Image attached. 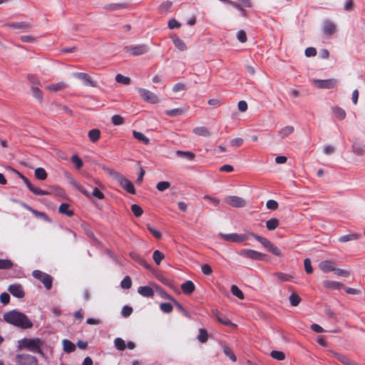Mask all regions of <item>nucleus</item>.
I'll list each match as a JSON object with an SVG mask.
<instances>
[{
    "label": "nucleus",
    "mask_w": 365,
    "mask_h": 365,
    "mask_svg": "<svg viewBox=\"0 0 365 365\" xmlns=\"http://www.w3.org/2000/svg\"><path fill=\"white\" fill-rule=\"evenodd\" d=\"M133 135L135 139L143 142L145 145H148L150 143V139L140 132L133 130Z\"/></svg>",
    "instance_id": "obj_32"
},
{
    "label": "nucleus",
    "mask_w": 365,
    "mask_h": 365,
    "mask_svg": "<svg viewBox=\"0 0 365 365\" xmlns=\"http://www.w3.org/2000/svg\"><path fill=\"white\" fill-rule=\"evenodd\" d=\"M131 211L136 217H140L143 215V209L138 205H131Z\"/></svg>",
    "instance_id": "obj_53"
},
{
    "label": "nucleus",
    "mask_w": 365,
    "mask_h": 365,
    "mask_svg": "<svg viewBox=\"0 0 365 365\" xmlns=\"http://www.w3.org/2000/svg\"><path fill=\"white\" fill-rule=\"evenodd\" d=\"M225 200L227 204L234 207H244L246 206L245 200L238 196H227Z\"/></svg>",
    "instance_id": "obj_11"
},
{
    "label": "nucleus",
    "mask_w": 365,
    "mask_h": 365,
    "mask_svg": "<svg viewBox=\"0 0 365 365\" xmlns=\"http://www.w3.org/2000/svg\"><path fill=\"white\" fill-rule=\"evenodd\" d=\"M3 319L6 323L22 329H30L33 327L31 320L24 313L16 309L5 312Z\"/></svg>",
    "instance_id": "obj_1"
},
{
    "label": "nucleus",
    "mask_w": 365,
    "mask_h": 365,
    "mask_svg": "<svg viewBox=\"0 0 365 365\" xmlns=\"http://www.w3.org/2000/svg\"><path fill=\"white\" fill-rule=\"evenodd\" d=\"M133 312V308L129 306H124L122 309L121 314L124 317H128L131 315Z\"/></svg>",
    "instance_id": "obj_62"
},
{
    "label": "nucleus",
    "mask_w": 365,
    "mask_h": 365,
    "mask_svg": "<svg viewBox=\"0 0 365 365\" xmlns=\"http://www.w3.org/2000/svg\"><path fill=\"white\" fill-rule=\"evenodd\" d=\"M172 41L175 45V46L178 48L180 51H183L187 49V46L185 43L177 35H173L172 37Z\"/></svg>",
    "instance_id": "obj_23"
},
{
    "label": "nucleus",
    "mask_w": 365,
    "mask_h": 365,
    "mask_svg": "<svg viewBox=\"0 0 365 365\" xmlns=\"http://www.w3.org/2000/svg\"><path fill=\"white\" fill-rule=\"evenodd\" d=\"M5 26L21 30V31H27L32 28V25L26 21L7 23Z\"/></svg>",
    "instance_id": "obj_12"
},
{
    "label": "nucleus",
    "mask_w": 365,
    "mask_h": 365,
    "mask_svg": "<svg viewBox=\"0 0 365 365\" xmlns=\"http://www.w3.org/2000/svg\"><path fill=\"white\" fill-rule=\"evenodd\" d=\"M164 254L160 252L159 250H155L153 254V259L158 265L160 264L161 261L164 259Z\"/></svg>",
    "instance_id": "obj_41"
},
{
    "label": "nucleus",
    "mask_w": 365,
    "mask_h": 365,
    "mask_svg": "<svg viewBox=\"0 0 365 365\" xmlns=\"http://www.w3.org/2000/svg\"><path fill=\"white\" fill-rule=\"evenodd\" d=\"M332 112L334 115L339 120H343L346 117V112L344 109L340 107L334 106L332 108Z\"/></svg>",
    "instance_id": "obj_33"
},
{
    "label": "nucleus",
    "mask_w": 365,
    "mask_h": 365,
    "mask_svg": "<svg viewBox=\"0 0 365 365\" xmlns=\"http://www.w3.org/2000/svg\"><path fill=\"white\" fill-rule=\"evenodd\" d=\"M91 195L99 200H103L105 197L103 193L98 187L93 188Z\"/></svg>",
    "instance_id": "obj_60"
},
{
    "label": "nucleus",
    "mask_w": 365,
    "mask_h": 365,
    "mask_svg": "<svg viewBox=\"0 0 365 365\" xmlns=\"http://www.w3.org/2000/svg\"><path fill=\"white\" fill-rule=\"evenodd\" d=\"M314 85L322 89H331L337 86L338 81L335 78H330L326 80L314 79Z\"/></svg>",
    "instance_id": "obj_4"
},
{
    "label": "nucleus",
    "mask_w": 365,
    "mask_h": 365,
    "mask_svg": "<svg viewBox=\"0 0 365 365\" xmlns=\"http://www.w3.org/2000/svg\"><path fill=\"white\" fill-rule=\"evenodd\" d=\"M289 302L292 306L297 307L301 302L302 299L295 292L292 293L289 297Z\"/></svg>",
    "instance_id": "obj_36"
},
{
    "label": "nucleus",
    "mask_w": 365,
    "mask_h": 365,
    "mask_svg": "<svg viewBox=\"0 0 365 365\" xmlns=\"http://www.w3.org/2000/svg\"><path fill=\"white\" fill-rule=\"evenodd\" d=\"M319 269L324 273L336 270V264L331 260H324L319 264Z\"/></svg>",
    "instance_id": "obj_15"
},
{
    "label": "nucleus",
    "mask_w": 365,
    "mask_h": 365,
    "mask_svg": "<svg viewBox=\"0 0 365 365\" xmlns=\"http://www.w3.org/2000/svg\"><path fill=\"white\" fill-rule=\"evenodd\" d=\"M16 361L18 365H37L36 358L30 354H18Z\"/></svg>",
    "instance_id": "obj_9"
},
{
    "label": "nucleus",
    "mask_w": 365,
    "mask_h": 365,
    "mask_svg": "<svg viewBox=\"0 0 365 365\" xmlns=\"http://www.w3.org/2000/svg\"><path fill=\"white\" fill-rule=\"evenodd\" d=\"M176 155L180 158H185L190 161L195 158V153L190 151L178 150L176 151Z\"/></svg>",
    "instance_id": "obj_29"
},
{
    "label": "nucleus",
    "mask_w": 365,
    "mask_h": 365,
    "mask_svg": "<svg viewBox=\"0 0 365 365\" xmlns=\"http://www.w3.org/2000/svg\"><path fill=\"white\" fill-rule=\"evenodd\" d=\"M46 193L47 195H56L61 197L65 195L63 190L56 186H47Z\"/></svg>",
    "instance_id": "obj_25"
},
{
    "label": "nucleus",
    "mask_w": 365,
    "mask_h": 365,
    "mask_svg": "<svg viewBox=\"0 0 365 365\" xmlns=\"http://www.w3.org/2000/svg\"><path fill=\"white\" fill-rule=\"evenodd\" d=\"M147 229L150 231V233L153 234V235L156 239H160L161 238V237H162L161 232L159 230H156L155 227H152L150 225H147Z\"/></svg>",
    "instance_id": "obj_54"
},
{
    "label": "nucleus",
    "mask_w": 365,
    "mask_h": 365,
    "mask_svg": "<svg viewBox=\"0 0 365 365\" xmlns=\"http://www.w3.org/2000/svg\"><path fill=\"white\" fill-rule=\"evenodd\" d=\"M237 38L242 43L246 42L247 39V34H246L245 31L243 30H240L238 31V33L237 34Z\"/></svg>",
    "instance_id": "obj_64"
},
{
    "label": "nucleus",
    "mask_w": 365,
    "mask_h": 365,
    "mask_svg": "<svg viewBox=\"0 0 365 365\" xmlns=\"http://www.w3.org/2000/svg\"><path fill=\"white\" fill-rule=\"evenodd\" d=\"M222 239L227 242L241 243L242 242L246 241L248 237L246 235L244 234H237V233H230V234H224L220 233L219 235Z\"/></svg>",
    "instance_id": "obj_5"
},
{
    "label": "nucleus",
    "mask_w": 365,
    "mask_h": 365,
    "mask_svg": "<svg viewBox=\"0 0 365 365\" xmlns=\"http://www.w3.org/2000/svg\"><path fill=\"white\" fill-rule=\"evenodd\" d=\"M267 209L275 210L278 208V202L274 200H269L266 203Z\"/></svg>",
    "instance_id": "obj_58"
},
{
    "label": "nucleus",
    "mask_w": 365,
    "mask_h": 365,
    "mask_svg": "<svg viewBox=\"0 0 365 365\" xmlns=\"http://www.w3.org/2000/svg\"><path fill=\"white\" fill-rule=\"evenodd\" d=\"M39 83L37 81H32L31 93L33 97L40 103H43V93L39 89Z\"/></svg>",
    "instance_id": "obj_13"
},
{
    "label": "nucleus",
    "mask_w": 365,
    "mask_h": 365,
    "mask_svg": "<svg viewBox=\"0 0 365 365\" xmlns=\"http://www.w3.org/2000/svg\"><path fill=\"white\" fill-rule=\"evenodd\" d=\"M114 344H115V346L116 347L117 349L118 350H120V351H123L126 348V344H125V341L121 339V338H116L115 340H114Z\"/></svg>",
    "instance_id": "obj_43"
},
{
    "label": "nucleus",
    "mask_w": 365,
    "mask_h": 365,
    "mask_svg": "<svg viewBox=\"0 0 365 365\" xmlns=\"http://www.w3.org/2000/svg\"><path fill=\"white\" fill-rule=\"evenodd\" d=\"M70 207L71 205L68 203H62L58 207V212L68 217H72L74 212L72 209H70Z\"/></svg>",
    "instance_id": "obj_21"
},
{
    "label": "nucleus",
    "mask_w": 365,
    "mask_h": 365,
    "mask_svg": "<svg viewBox=\"0 0 365 365\" xmlns=\"http://www.w3.org/2000/svg\"><path fill=\"white\" fill-rule=\"evenodd\" d=\"M160 308L163 312L166 313V314L172 312V311L173 309V305L170 303H166V302L161 303L160 304Z\"/></svg>",
    "instance_id": "obj_48"
},
{
    "label": "nucleus",
    "mask_w": 365,
    "mask_h": 365,
    "mask_svg": "<svg viewBox=\"0 0 365 365\" xmlns=\"http://www.w3.org/2000/svg\"><path fill=\"white\" fill-rule=\"evenodd\" d=\"M32 275L36 279H38L46 286V274L40 270H34Z\"/></svg>",
    "instance_id": "obj_35"
},
{
    "label": "nucleus",
    "mask_w": 365,
    "mask_h": 365,
    "mask_svg": "<svg viewBox=\"0 0 365 365\" xmlns=\"http://www.w3.org/2000/svg\"><path fill=\"white\" fill-rule=\"evenodd\" d=\"M244 143V140L242 138H236L230 141V144L234 147H240Z\"/></svg>",
    "instance_id": "obj_63"
},
{
    "label": "nucleus",
    "mask_w": 365,
    "mask_h": 365,
    "mask_svg": "<svg viewBox=\"0 0 365 365\" xmlns=\"http://www.w3.org/2000/svg\"><path fill=\"white\" fill-rule=\"evenodd\" d=\"M181 289L184 294H191L195 291V286L192 281L187 280L181 284Z\"/></svg>",
    "instance_id": "obj_20"
},
{
    "label": "nucleus",
    "mask_w": 365,
    "mask_h": 365,
    "mask_svg": "<svg viewBox=\"0 0 365 365\" xmlns=\"http://www.w3.org/2000/svg\"><path fill=\"white\" fill-rule=\"evenodd\" d=\"M270 355L273 359L279 361H282L285 359L284 353L280 351H272Z\"/></svg>",
    "instance_id": "obj_50"
},
{
    "label": "nucleus",
    "mask_w": 365,
    "mask_h": 365,
    "mask_svg": "<svg viewBox=\"0 0 365 365\" xmlns=\"http://www.w3.org/2000/svg\"><path fill=\"white\" fill-rule=\"evenodd\" d=\"M170 183L168 181H161L156 185V188L159 191L163 192L165 190L168 189L170 187Z\"/></svg>",
    "instance_id": "obj_51"
},
{
    "label": "nucleus",
    "mask_w": 365,
    "mask_h": 365,
    "mask_svg": "<svg viewBox=\"0 0 365 365\" xmlns=\"http://www.w3.org/2000/svg\"><path fill=\"white\" fill-rule=\"evenodd\" d=\"M231 292L232 293L233 295H235L240 299H245L243 292L239 289V287L237 285L231 286Z\"/></svg>",
    "instance_id": "obj_40"
},
{
    "label": "nucleus",
    "mask_w": 365,
    "mask_h": 365,
    "mask_svg": "<svg viewBox=\"0 0 365 365\" xmlns=\"http://www.w3.org/2000/svg\"><path fill=\"white\" fill-rule=\"evenodd\" d=\"M201 270L202 272L205 275H210L212 273V267L207 264H202L201 267Z\"/></svg>",
    "instance_id": "obj_61"
},
{
    "label": "nucleus",
    "mask_w": 365,
    "mask_h": 365,
    "mask_svg": "<svg viewBox=\"0 0 365 365\" xmlns=\"http://www.w3.org/2000/svg\"><path fill=\"white\" fill-rule=\"evenodd\" d=\"M42 345L43 342L38 338H24L18 341L19 349H27L32 351L38 352Z\"/></svg>",
    "instance_id": "obj_2"
},
{
    "label": "nucleus",
    "mask_w": 365,
    "mask_h": 365,
    "mask_svg": "<svg viewBox=\"0 0 365 365\" xmlns=\"http://www.w3.org/2000/svg\"><path fill=\"white\" fill-rule=\"evenodd\" d=\"M279 225V221L277 218H271L266 222V227L268 230H274Z\"/></svg>",
    "instance_id": "obj_31"
},
{
    "label": "nucleus",
    "mask_w": 365,
    "mask_h": 365,
    "mask_svg": "<svg viewBox=\"0 0 365 365\" xmlns=\"http://www.w3.org/2000/svg\"><path fill=\"white\" fill-rule=\"evenodd\" d=\"M336 31V25L333 22H331L330 21H326L324 23L323 32L326 36H330L333 35L334 34H335Z\"/></svg>",
    "instance_id": "obj_16"
},
{
    "label": "nucleus",
    "mask_w": 365,
    "mask_h": 365,
    "mask_svg": "<svg viewBox=\"0 0 365 365\" xmlns=\"http://www.w3.org/2000/svg\"><path fill=\"white\" fill-rule=\"evenodd\" d=\"M148 51V47L144 44L130 46L128 48V51L133 56L142 55L147 53Z\"/></svg>",
    "instance_id": "obj_14"
},
{
    "label": "nucleus",
    "mask_w": 365,
    "mask_h": 365,
    "mask_svg": "<svg viewBox=\"0 0 365 365\" xmlns=\"http://www.w3.org/2000/svg\"><path fill=\"white\" fill-rule=\"evenodd\" d=\"M9 292L14 297L22 298L24 296V292L19 284H12L8 288Z\"/></svg>",
    "instance_id": "obj_17"
},
{
    "label": "nucleus",
    "mask_w": 365,
    "mask_h": 365,
    "mask_svg": "<svg viewBox=\"0 0 365 365\" xmlns=\"http://www.w3.org/2000/svg\"><path fill=\"white\" fill-rule=\"evenodd\" d=\"M111 122L114 125H120L124 123L125 120L120 115H114L111 118Z\"/></svg>",
    "instance_id": "obj_47"
},
{
    "label": "nucleus",
    "mask_w": 365,
    "mask_h": 365,
    "mask_svg": "<svg viewBox=\"0 0 365 365\" xmlns=\"http://www.w3.org/2000/svg\"><path fill=\"white\" fill-rule=\"evenodd\" d=\"M115 81L118 83L123 85H129L130 83V78L129 77L124 76L121 74H117L115 76Z\"/></svg>",
    "instance_id": "obj_45"
},
{
    "label": "nucleus",
    "mask_w": 365,
    "mask_h": 365,
    "mask_svg": "<svg viewBox=\"0 0 365 365\" xmlns=\"http://www.w3.org/2000/svg\"><path fill=\"white\" fill-rule=\"evenodd\" d=\"M323 285L327 289H331L334 290H338L344 287V285L340 282L331 280H324L323 282Z\"/></svg>",
    "instance_id": "obj_22"
},
{
    "label": "nucleus",
    "mask_w": 365,
    "mask_h": 365,
    "mask_svg": "<svg viewBox=\"0 0 365 365\" xmlns=\"http://www.w3.org/2000/svg\"><path fill=\"white\" fill-rule=\"evenodd\" d=\"M73 76L78 80L82 81L86 86L96 87L97 86L96 82L93 81L91 77L86 73L76 72L73 73Z\"/></svg>",
    "instance_id": "obj_10"
},
{
    "label": "nucleus",
    "mask_w": 365,
    "mask_h": 365,
    "mask_svg": "<svg viewBox=\"0 0 365 365\" xmlns=\"http://www.w3.org/2000/svg\"><path fill=\"white\" fill-rule=\"evenodd\" d=\"M101 130L98 128H94L88 131V136L89 140L93 143H96L98 142L101 138Z\"/></svg>",
    "instance_id": "obj_24"
},
{
    "label": "nucleus",
    "mask_w": 365,
    "mask_h": 365,
    "mask_svg": "<svg viewBox=\"0 0 365 365\" xmlns=\"http://www.w3.org/2000/svg\"><path fill=\"white\" fill-rule=\"evenodd\" d=\"M70 183L78 191H80L82 194H83L88 198L91 197V194L88 192L83 187L80 185L76 180L73 178L70 179Z\"/></svg>",
    "instance_id": "obj_26"
},
{
    "label": "nucleus",
    "mask_w": 365,
    "mask_h": 365,
    "mask_svg": "<svg viewBox=\"0 0 365 365\" xmlns=\"http://www.w3.org/2000/svg\"><path fill=\"white\" fill-rule=\"evenodd\" d=\"M294 131V128L292 125H287L282 128H281L278 131V136L281 140H284L287 138L289 135L292 134Z\"/></svg>",
    "instance_id": "obj_18"
},
{
    "label": "nucleus",
    "mask_w": 365,
    "mask_h": 365,
    "mask_svg": "<svg viewBox=\"0 0 365 365\" xmlns=\"http://www.w3.org/2000/svg\"><path fill=\"white\" fill-rule=\"evenodd\" d=\"M120 285L123 289H130L132 285V281L130 277L126 276L120 282Z\"/></svg>",
    "instance_id": "obj_52"
},
{
    "label": "nucleus",
    "mask_w": 365,
    "mask_h": 365,
    "mask_svg": "<svg viewBox=\"0 0 365 365\" xmlns=\"http://www.w3.org/2000/svg\"><path fill=\"white\" fill-rule=\"evenodd\" d=\"M13 263L9 259H0V269H10Z\"/></svg>",
    "instance_id": "obj_56"
},
{
    "label": "nucleus",
    "mask_w": 365,
    "mask_h": 365,
    "mask_svg": "<svg viewBox=\"0 0 365 365\" xmlns=\"http://www.w3.org/2000/svg\"><path fill=\"white\" fill-rule=\"evenodd\" d=\"M116 180L121 185V187L128 193L133 195L135 193V190L133 183L129 180L125 178L123 175L120 174H117Z\"/></svg>",
    "instance_id": "obj_7"
},
{
    "label": "nucleus",
    "mask_w": 365,
    "mask_h": 365,
    "mask_svg": "<svg viewBox=\"0 0 365 365\" xmlns=\"http://www.w3.org/2000/svg\"><path fill=\"white\" fill-rule=\"evenodd\" d=\"M248 233L250 236H252L259 242H260L264 247H266L268 250L269 252L272 253L274 255L278 257L282 255L279 249L267 238L259 236L252 232H249Z\"/></svg>",
    "instance_id": "obj_3"
},
{
    "label": "nucleus",
    "mask_w": 365,
    "mask_h": 365,
    "mask_svg": "<svg viewBox=\"0 0 365 365\" xmlns=\"http://www.w3.org/2000/svg\"><path fill=\"white\" fill-rule=\"evenodd\" d=\"M354 9V3L353 0H346L344 5V9L346 11H351Z\"/></svg>",
    "instance_id": "obj_59"
},
{
    "label": "nucleus",
    "mask_w": 365,
    "mask_h": 365,
    "mask_svg": "<svg viewBox=\"0 0 365 365\" xmlns=\"http://www.w3.org/2000/svg\"><path fill=\"white\" fill-rule=\"evenodd\" d=\"M68 87V85L63 82H59L55 84L50 85L47 86V89L51 91H58L63 90Z\"/></svg>",
    "instance_id": "obj_34"
},
{
    "label": "nucleus",
    "mask_w": 365,
    "mask_h": 365,
    "mask_svg": "<svg viewBox=\"0 0 365 365\" xmlns=\"http://www.w3.org/2000/svg\"><path fill=\"white\" fill-rule=\"evenodd\" d=\"M208 339V334L207 331L204 329H200L199 330V334L197 336V339L201 343H205Z\"/></svg>",
    "instance_id": "obj_44"
},
{
    "label": "nucleus",
    "mask_w": 365,
    "mask_h": 365,
    "mask_svg": "<svg viewBox=\"0 0 365 365\" xmlns=\"http://www.w3.org/2000/svg\"><path fill=\"white\" fill-rule=\"evenodd\" d=\"M193 133L195 135H197L200 136H204V137L210 136L211 134L210 130L204 126L197 127V128H194Z\"/></svg>",
    "instance_id": "obj_30"
},
{
    "label": "nucleus",
    "mask_w": 365,
    "mask_h": 365,
    "mask_svg": "<svg viewBox=\"0 0 365 365\" xmlns=\"http://www.w3.org/2000/svg\"><path fill=\"white\" fill-rule=\"evenodd\" d=\"M127 7L126 4H110L106 6V9L109 11H115L123 9Z\"/></svg>",
    "instance_id": "obj_39"
},
{
    "label": "nucleus",
    "mask_w": 365,
    "mask_h": 365,
    "mask_svg": "<svg viewBox=\"0 0 365 365\" xmlns=\"http://www.w3.org/2000/svg\"><path fill=\"white\" fill-rule=\"evenodd\" d=\"M170 300L173 301L176 306L177 309L182 312L185 316L189 317L188 312L182 307L181 304H180L177 300H175L173 297L168 296Z\"/></svg>",
    "instance_id": "obj_37"
},
{
    "label": "nucleus",
    "mask_w": 365,
    "mask_h": 365,
    "mask_svg": "<svg viewBox=\"0 0 365 365\" xmlns=\"http://www.w3.org/2000/svg\"><path fill=\"white\" fill-rule=\"evenodd\" d=\"M304 265L305 271L307 274H312L313 272V268L312 267L311 260L309 258L304 259Z\"/></svg>",
    "instance_id": "obj_57"
},
{
    "label": "nucleus",
    "mask_w": 365,
    "mask_h": 365,
    "mask_svg": "<svg viewBox=\"0 0 365 365\" xmlns=\"http://www.w3.org/2000/svg\"><path fill=\"white\" fill-rule=\"evenodd\" d=\"M62 344L63 351L66 353H71L76 349L75 344L68 339H63Z\"/></svg>",
    "instance_id": "obj_28"
},
{
    "label": "nucleus",
    "mask_w": 365,
    "mask_h": 365,
    "mask_svg": "<svg viewBox=\"0 0 365 365\" xmlns=\"http://www.w3.org/2000/svg\"><path fill=\"white\" fill-rule=\"evenodd\" d=\"M138 292L144 297H153L154 291L153 288L148 286H140L138 288Z\"/></svg>",
    "instance_id": "obj_19"
},
{
    "label": "nucleus",
    "mask_w": 365,
    "mask_h": 365,
    "mask_svg": "<svg viewBox=\"0 0 365 365\" xmlns=\"http://www.w3.org/2000/svg\"><path fill=\"white\" fill-rule=\"evenodd\" d=\"M223 352L232 361H237V358H236L235 354L233 353L232 350L229 346H223Z\"/></svg>",
    "instance_id": "obj_46"
},
{
    "label": "nucleus",
    "mask_w": 365,
    "mask_h": 365,
    "mask_svg": "<svg viewBox=\"0 0 365 365\" xmlns=\"http://www.w3.org/2000/svg\"><path fill=\"white\" fill-rule=\"evenodd\" d=\"M182 113H183V110L181 108H174V109L165 110V114L167 115L171 116V117L181 115Z\"/></svg>",
    "instance_id": "obj_49"
},
{
    "label": "nucleus",
    "mask_w": 365,
    "mask_h": 365,
    "mask_svg": "<svg viewBox=\"0 0 365 365\" xmlns=\"http://www.w3.org/2000/svg\"><path fill=\"white\" fill-rule=\"evenodd\" d=\"M138 91L140 96V97L145 101L150 103H157L159 102V99L158 96L153 92L145 89L139 88H138Z\"/></svg>",
    "instance_id": "obj_8"
},
{
    "label": "nucleus",
    "mask_w": 365,
    "mask_h": 365,
    "mask_svg": "<svg viewBox=\"0 0 365 365\" xmlns=\"http://www.w3.org/2000/svg\"><path fill=\"white\" fill-rule=\"evenodd\" d=\"M35 175L38 179L44 180L46 179V171L41 168H36L35 170Z\"/></svg>",
    "instance_id": "obj_55"
},
{
    "label": "nucleus",
    "mask_w": 365,
    "mask_h": 365,
    "mask_svg": "<svg viewBox=\"0 0 365 365\" xmlns=\"http://www.w3.org/2000/svg\"><path fill=\"white\" fill-rule=\"evenodd\" d=\"M275 276L281 282H289L292 279V276L286 273L277 272Z\"/></svg>",
    "instance_id": "obj_42"
},
{
    "label": "nucleus",
    "mask_w": 365,
    "mask_h": 365,
    "mask_svg": "<svg viewBox=\"0 0 365 365\" xmlns=\"http://www.w3.org/2000/svg\"><path fill=\"white\" fill-rule=\"evenodd\" d=\"M240 255L242 257L255 260H264L267 258L265 254L248 249L242 250Z\"/></svg>",
    "instance_id": "obj_6"
},
{
    "label": "nucleus",
    "mask_w": 365,
    "mask_h": 365,
    "mask_svg": "<svg viewBox=\"0 0 365 365\" xmlns=\"http://www.w3.org/2000/svg\"><path fill=\"white\" fill-rule=\"evenodd\" d=\"M71 161L74 164L76 169L79 170L83 166V160L77 155H73Z\"/></svg>",
    "instance_id": "obj_38"
},
{
    "label": "nucleus",
    "mask_w": 365,
    "mask_h": 365,
    "mask_svg": "<svg viewBox=\"0 0 365 365\" xmlns=\"http://www.w3.org/2000/svg\"><path fill=\"white\" fill-rule=\"evenodd\" d=\"M359 237H360L359 234L352 233V234H349V235L341 236L338 239V240L339 242L344 243V242H346L349 241L356 240L359 239Z\"/></svg>",
    "instance_id": "obj_27"
}]
</instances>
